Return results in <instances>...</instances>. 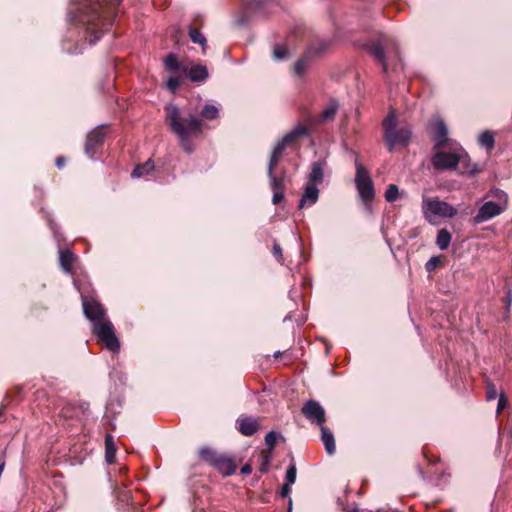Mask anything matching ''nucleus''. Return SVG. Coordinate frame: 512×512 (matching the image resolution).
Segmentation results:
<instances>
[{"label": "nucleus", "instance_id": "nucleus-1", "mask_svg": "<svg viewBox=\"0 0 512 512\" xmlns=\"http://www.w3.org/2000/svg\"><path fill=\"white\" fill-rule=\"evenodd\" d=\"M121 0H77L72 13L85 28L90 44L96 43L112 24L113 10Z\"/></svg>", "mask_w": 512, "mask_h": 512}, {"label": "nucleus", "instance_id": "nucleus-2", "mask_svg": "<svg viewBox=\"0 0 512 512\" xmlns=\"http://www.w3.org/2000/svg\"><path fill=\"white\" fill-rule=\"evenodd\" d=\"M165 122L178 137L181 147L187 152L193 151L191 139L202 133L203 122L187 108H179L174 104L164 107Z\"/></svg>", "mask_w": 512, "mask_h": 512}, {"label": "nucleus", "instance_id": "nucleus-3", "mask_svg": "<svg viewBox=\"0 0 512 512\" xmlns=\"http://www.w3.org/2000/svg\"><path fill=\"white\" fill-rule=\"evenodd\" d=\"M384 140L388 150L392 151L396 147H405L409 144L411 138V129L407 126L398 128L395 112L392 110L383 121Z\"/></svg>", "mask_w": 512, "mask_h": 512}, {"label": "nucleus", "instance_id": "nucleus-4", "mask_svg": "<svg viewBox=\"0 0 512 512\" xmlns=\"http://www.w3.org/2000/svg\"><path fill=\"white\" fill-rule=\"evenodd\" d=\"M365 49L381 64L384 73L388 72L391 65L400 61L398 48L393 43L390 47L387 38L369 42L365 45Z\"/></svg>", "mask_w": 512, "mask_h": 512}, {"label": "nucleus", "instance_id": "nucleus-5", "mask_svg": "<svg viewBox=\"0 0 512 512\" xmlns=\"http://www.w3.org/2000/svg\"><path fill=\"white\" fill-rule=\"evenodd\" d=\"M424 218L433 223L436 218H452L457 214L456 208L438 198L424 197L422 201Z\"/></svg>", "mask_w": 512, "mask_h": 512}, {"label": "nucleus", "instance_id": "nucleus-6", "mask_svg": "<svg viewBox=\"0 0 512 512\" xmlns=\"http://www.w3.org/2000/svg\"><path fill=\"white\" fill-rule=\"evenodd\" d=\"M355 185L359 197L366 206H369L375 197L374 185L369 171L362 163L356 162Z\"/></svg>", "mask_w": 512, "mask_h": 512}, {"label": "nucleus", "instance_id": "nucleus-7", "mask_svg": "<svg viewBox=\"0 0 512 512\" xmlns=\"http://www.w3.org/2000/svg\"><path fill=\"white\" fill-rule=\"evenodd\" d=\"M93 333L97 336L98 341L102 343L105 348L113 353H118L120 350V342L116 336L115 329L111 321H101L93 325Z\"/></svg>", "mask_w": 512, "mask_h": 512}, {"label": "nucleus", "instance_id": "nucleus-8", "mask_svg": "<svg viewBox=\"0 0 512 512\" xmlns=\"http://www.w3.org/2000/svg\"><path fill=\"white\" fill-rule=\"evenodd\" d=\"M200 455L224 476H230L236 471V464L233 459L224 454L218 453L210 448H202Z\"/></svg>", "mask_w": 512, "mask_h": 512}, {"label": "nucleus", "instance_id": "nucleus-9", "mask_svg": "<svg viewBox=\"0 0 512 512\" xmlns=\"http://www.w3.org/2000/svg\"><path fill=\"white\" fill-rule=\"evenodd\" d=\"M307 134V128L306 126L300 124L297 127H295L293 130L288 132L280 141L277 142L276 146L274 147L269 164L270 170L275 169L277 164L279 163L283 152L286 148V146L292 144L294 141H296L298 138L304 136Z\"/></svg>", "mask_w": 512, "mask_h": 512}, {"label": "nucleus", "instance_id": "nucleus-10", "mask_svg": "<svg viewBox=\"0 0 512 512\" xmlns=\"http://www.w3.org/2000/svg\"><path fill=\"white\" fill-rule=\"evenodd\" d=\"M301 411L303 415L312 423H315L320 427L324 426L326 421V414L324 408L320 405L319 402L315 400H309L303 405Z\"/></svg>", "mask_w": 512, "mask_h": 512}, {"label": "nucleus", "instance_id": "nucleus-11", "mask_svg": "<svg viewBox=\"0 0 512 512\" xmlns=\"http://www.w3.org/2000/svg\"><path fill=\"white\" fill-rule=\"evenodd\" d=\"M83 311L85 316L92 322V326L98 323V321H109L106 318L102 305L93 299L83 298Z\"/></svg>", "mask_w": 512, "mask_h": 512}, {"label": "nucleus", "instance_id": "nucleus-12", "mask_svg": "<svg viewBox=\"0 0 512 512\" xmlns=\"http://www.w3.org/2000/svg\"><path fill=\"white\" fill-rule=\"evenodd\" d=\"M457 160H459L458 150L455 152L439 151L433 156L432 163L438 170L455 169Z\"/></svg>", "mask_w": 512, "mask_h": 512}, {"label": "nucleus", "instance_id": "nucleus-13", "mask_svg": "<svg viewBox=\"0 0 512 512\" xmlns=\"http://www.w3.org/2000/svg\"><path fill=\"white\" fill-rule=\"evenodd\" d=\"M504 210L505 205H500L498 203L488 201L480 207L478 213L474 217V221L476 223L486 222L491 218L501 214Z\"/></svg>", "mask_w": 512, "mask_h": 512}, {"label": "nucleus", "instance_id": "nucleus-14", "mask_svg": "<svg viewBox=\"0 0 512 512\" xmlns=\"http://www.w3.org/2000/svg\"><path fill=\"white\" fill-rule=\"evenodd\" d=\"M459 160H457V166L459 173L462 175H475L480 169L477 164L472 163L469 155L462 148L458 149Z\"/></svg>", "mask_w": 512, "mask_h": 512}, {"label": "nucleus", "instance_id": "nucleus-15", "mask_svg": "<svg viewBox=\"0 0 512 512\" xmlns=\"http://www.w3.org/2000/svg\"><path fill=\"white\" fill-rule=\"evenodd\" d=\"M319 198V189L317 185L306 183L304 193L299 202V208L310 207L314 205Z\"/></svg>", "mask_w": 512, "mask_h": 512}, {"label": "nucleus", "instance_id": "nucleus-16", "mask_svg": "<svg viewBox=\"0 0 512 512\" xmlns=\"http://www.w3.org/2000/svg\"><path fill=\"white\" fill-rule=\"evenodd\" d=\"M433 139L435 142V146L440 148L447 144L448 142V130L446 124L441 119H436L433 123Z\"/></svg>", "mask_w": 512, "mask_h": 512}, {"label": "nucleus", "instance_id": "nucleus-17", "mask_svg": "<svg viewBox=\"0 0 512 512\" xmlns=\"http://www.w3.org/2000/svg\"><path fill=\"white\" fill-rule=\"evenodd\" d=\"M104 137H105V133H104L103 129H101V128H97V129H94L93 131H91L87 136V140H86V144H85L86 154L89 155L90 157H92L94 154V152H93L94 148L103 142Z\"/></svg>", "mask_w": 512, "mask_h": 512}, {"label": "nucleus", "instance_id": "nucleus-18", "mask_svg": "<svg viewBox=\"0 0 512 512\" xmlns=\"http://www.w3.org/2000/svg\"><path fill=\"white\" fill-rule=\"evenodd\" d=\"M237 424L239 431L246 436L253 435L259 428L257 420L247 416L238 418Z\"/></svg>", "mask_w": 512, "mask_h": 512}, {"label": "nucleus", "instance_id": "nucleus-19", "mask_svg": "<svg viewBox=\"0 0 512 512\" xmlns=\"http://www.w3.org/2000/svg\"><path fill=\"white\" fill-rule=\"evenodd\" d=\"M183 72L186 73L193 82H201L208 77L207 68L203 65H193L191 68L184 67Z\"/></svg>", "mask_w": 512, "mask_h": 512}, {"label": "nucleus", "instance_id": "nucleus-20", "mask_svg": "<svg viewBox=\"0 0 512 512\" xmlns=\"http://www.w3.org/2000/svg\"><path fill=\"white\" fill-rule=\"evenodd\" d=\"M324 162L317 161L313 162L311 165V171L308 176L307 183H312L314 185L321 184L324 179Z\"/></svg>", "mask_w": 512, "mask_h": 512}, {"label": "nucleus", "instance_id": "nucleus-21", "mask_svg": "<svg viewBox=\"0 0 512 512\" xmlns=\"http://www.w3.org/2000/svg\"><path fill=\"white\" fill-rule=\"evenodd\" d=\"M321 440L325 446V450L329 455H333L336 450L335 440L332 432L325 426L320 427Z\"/></svg>", "mask_w": 512, "mask_h": 512}, {"label": "nucleus", "instance_id": "nucleus-22", "mask_svg": "<svg viewBox=\"0 0 512 512\" xmlns=\"http://www.w3.org/2000/svg\"><path fill=\"white\" fill-rule=\"evenodd\" d=\"M268 177L272 190H285V175L282 174L281 176H276L274 174V169L270 170V165H268Z\"/></svg>", "mask_w": 512, "mask_h": 512}, {"label": "nucleus", "instance_id": "nucleus-23", "mask_svg": "<svg viewBox=\"0 0 512 512\" xmlns=\"http://www.w3.org/2000/svg\"><path fill=\"white\" fill-rule=\"evenodd\" d=\"M60 265L65 272H71L72 265L75 260L74 254L69 250L60 251L59 255Z\"/></svg>", "mask_w": 512, "mask_h": 512}, {"label": "nucleus", "instance_id": "nucleus-24", "mask_svg": "<svg viewBox=\"0 0 512 512\" xmlns=\"http://www.w3.org/2000/svg\"><path fill=\"white\" fill-rule=\"evenodd\" d=\"M479 144L483 147H485L488 151H491L494 148L495 145V139L494 134L486 130L482 132L478 137Z\"/></svg>", "mask_w": 512, "mask_h": 512}, {"label": "nucleus", "instance_id": "nucleus-25", "mask_svg": "<svg viewBox=\"0 0 512 512\" xmlns=\"http://www.w3.org/2000/svg\"><path fill=\"white\" fill-rule=\"evenodd\" d=\"M451 234L446 229H441L438 231L437 238H436V244L441 250H446L451 242Z\"/></svg>", "mask_w": 512, "mask_h": 512}, {"label": "nucleus", "instance_id": "nucleus-26", "mask_svg": "<svg viewBox=\"0 0 512 512\" xmlns=\"http://www.w3.org/2000/svg\"><path fill=\"white\" fill-rule=\"evenodd\" d=\"M200 115L202 119L213 120L218 118L219 109L213 104H205L200 111Z\"/></svg>", "mask_w": 512, "mask_h": 512}, {"label": "nucleus", "instance_id": "nucleus-27", "mask_svg": "<svg viewBox=\"0 0 512 512\" xmlns=\"http://www.w3.org/2000/svg\"><path fill=\"white\" fill-rule=\"evenodd\" d=\"M105 448H106V460L108 463H113L116 455V447L113 441V436L108 434L105 438Z\"/></svg>", "mask_w": 512, "mask_h": 512}, {"label": "nucleus", "instance_id": "nucleus-28", "mask_svg": "<svg viewBox=\"0 0 512 512\" xmlns=\"http://www.w3.org/2000/svg\"><path fill=\"white\" fill-rule=\"evenodd\" d=\"M154 169L153 163L148 160L142 165H138L131 173L133 178H140L144 175L149 174Z\"/></svg>", "mask_w": 512, "mask_h": 512}, {"label": "nucleus", "instance_id": "nucleus-29", "mask_svg": "<svg viewBox=\"0 0 512 512\" xmlns=\"http://www.w3.org/2000/svg\"><path fill=\"white\" fill-rule=\"evenodd\" d=\"M338 110V104L336 102H330L329 105L323 110L320 115L322 122H327L334 119Z\"/></svg>", "mask_w": 512, "mask_h": 512}, {"label": "nucleus", "instance_id": "nucleus-30", "mask_svg": "<svg viewBox=\"0 0 512 512\" xmlns=\"http://www.w3.org/2000/svg\"><path fill=\"white\" fill-rule=\"evenodd\" d=\"M189 37L191 41L195 44H199L204 49L206 46V37L196 28L189 27Z\"/></svg>", "mask_w": 512, "mask_h": 512}, {"label": "nucleus", "instance_id": "nucleus-31", "mask_svg": "<svg viewBox=\"0 0 512 512\" xmlns=\"http://www.w3.org/2000/svg\"><path fill=\"white\" fill-rule=\"evenodd\" d=\"M164 65H165V68L168 70V71H171V72H175L177 70H182L183 71V68L181 66V64L179 63L177 57L174 55V54H169L165 61H164Z\"/></svg>", "mask_w": 512, "mask_h": 512}, {"label": "nucleus", "instance_id": "nucleus-32", "mask_svg": "<svg viewBox=\"0 0 512 512\" xmlns=\"http://www.w3.org/2000/svg\"><path fill=\"white\" fill-rule=\"evenodd\" d=\"M289 57V52L285 46L275 45L273 49V58L276 61L285 60Z\"/></svg>", "mask_w": 512, "mask_h": 512}, {"label": "nucleus", "instance_id": "nucleus-33", "mask_svg": "<svg viewBox=\"0 0 512 512\" xmlns=\"http://www.w3.org/2000/svg\"><path fill=\"white\" fill-rule=\"evenodd\" d=\"M399 196V189L398 186L395 184H389L386 192H385V199L387 202H394L397 200Z\"/></svg>", "mask_w": 512, "mask_h": 512}, {"label": "nucleus", "instance_id": "nucleus-34", "mask_svg": "<svg viewBox=\"0 0 512 512\" xmlns=\"http://www.w3.org/2000/svg\"><path fill=\"white\" fill-rule=\"evenodd\" d=\"M490 196L496 198L498 200V204L505 205V209L507 208L508 195L504 191L500 189H493L490 191Z\"/></svg>", "mask_w": 512, "mask_h": 512}, {"label": "nucleus", "instance_id": "nucleus-35", "mask_svg": "<svg viewBox=\"0 0 512 512\" xmlns=\"http://www.w3.org/2000/svg\"><path fill=\"white\" fill-rule=\"evenodd\" d=\"M309 66V61L306 58L299 59L295 65L294 70L298 76H301Z\"/></svg>", "mask_w": 512, "mask_h": 512}, {"label": "nucleus", "instance_id": "nucleus-36", "mask_svg": "<svg viewBox=\"0 0 512 512\" xmlns=\"http://www.w3.org/2000/svg\"><path fill=\"white\" fill-rule=\"evenodd\" d=\"M296 473H297V470H296L295 464H291L286 471V482L285 483H288L291 485L294 484L296 481Z\"/></svg>", "mask_w": 512, "mask_h": 512}, {"label": "nucleus", "instance_id": "nucleus-37", "mask_svg": "<svg viewBox=\"0 0 512 512\" xmlns=\"http://www.w3.org/2000/svg\"><path fill=\"white\" fill-rule=\"evenodd\" d=\"M441 264V260L438 256L431 257L425 264V269L428 272L434 271Z\"/></svg>", "mask_w": 512, "mask_h": 512}, {"label": "nucleus", "instance_id": "nucleus-38", "mask_svg": "<svg viewBox=\"0 0 512 512\" xmlns=\"http://www.w3.org/2000/svg\"><path fill=\"white\" fill-rule=\"evenodd\" d=\"M278 439V434L274 431H270L265 436V443L266 445L272 449Z\"/></svg>", "mask_w": 512, "mask_h": 512}, {"label": "nucleus", "instance_id": "nucleus-39", "mask_svg": "<svg viewBox=\"0 0 512 512\" xmlns=\"http://www.w3.org/2000/svg\"><path fill=\"white\" fill-rule=\"evenodd\" d=\"M497 396H498V392H497L496 387L493 384H488L487 390H486V399L488 401H492V400H495L497 398Z\"/></svg>", "mask_w": 512, "mask_h": 512}, {"label": "nucleus", "instance_id": "nucleus-40", "mask_svg": "<svg viewBox=\"0 0 512 512\" xmlns=\"http://www.w3.org/2000/svg\"><path fill=\"white\" fill-rule=\"evenodd\" d=\"M166 85L169 90L174 92L180 86V79L177 77H170Z\"/></svg>", "mask_w": 512, "mask_h": 512}, {"label": "nucleus", "instance_id": "nucleus-41", "mask_svg": "<svg viewBox=\"0 0 512 512\" xmlns=\"http://www.w3.org/2000/svg\"><path fill=\"white\" fill-rule=\"evenodd\" d=\"M273 191V197L272 202L273 204H279L284 199V190H272Z\"/></svg>", "mask_w": 512, "mask_h": 512}, {"label": "nucleus", "instance_id": "nucleus-42", "mask_svg": "<svg viewBox=\"0 0 512 512\" xmlns=\"http://www.w3.org/2000/svg\"><path fill=\"white\" fill-rule=\"evenodd\" d=\"M272 253L279 262L282 261V248L280 247L279 244L274 243Z\"/></svg>", "mask_w": 512, "mask_h": 512}, {"label": "nucleus", "instance_id": "nucleus-43", "mask_svg": "<svg viewBox=\"0 0 512 512\" xmlns=\"http://www.w3.org/2000/svg\"><path fill=\"white\" fill-rule=\"evenodd\" d=\"M507 405V401L503 394H500L497 405V412L500 413Z\"/></svg>", "mask_w": 512, "mask_h": 512}, {"label": "nucleus", "instance_id": "nucleus-44", "mask_svg": "<svg viewBox=\"0 0 512 512\" xmlns=\"http://www.w3.org/2000/svg\"><path fill=\"white\" fill-rule=\"evenodd\" d=\"M290 492H291V484L284 483L281 488V492H280L281 497H283V498L287 497L290 494Z\"/></svg>", "mask_w": 512, "mask_h": 512}, {"label": "nucleus", "instance_id": "nucleus-45", "mask_svg": "<svg viewBox=\"0 0 512 512\" xmlns=\"http://www.w3.org/2000/svg\"><path fill=\"white\" fill-rule=\"evenodd\" d=\"M252 472V467L250 464H245L242 468H241V473L244 474V475H248Z\"/></svg>", "mask_w": 512, "mask_h": 512}, {"label": "nucleus", "instance_id": "nucleus-46", "mask_svg": "<svg viewBox=\"0 0 512 512\" xmlns=\"http://www.w3.org/2000/svg\"><path fill=\"white\" fill-rule=\"evenodd\" d=\"M64 164H65V159H64L63 157H59V158H57V160H56V166H57L58 168H62V167L64 166Z\"/></svg>", "mask_w": 512, "mask_h": 512}, {"label": "nucleus", "instance_id": "nucleus-47", "mask_svg": "<svg viewBox=\"0 0 512 512\" xmlns=\"http://www.w3.org/2000/svg\"><path fill=\"white\" fill-rule=\"evenodd\" d=\"M510 303H511V296H509V297L507 298V304H508V305H510Z\"/></svg>", "mask_w": 512, "mask_h": 512}, {"label": "nucleus", "instance_id": "nucleus-48", "mask_svg": "<svg viewBox=\"0 0 512 512\" xmlns=\"http://www.w3.org/2000/svg\"><path fill=\"white\" fill-rule=\"evenodd\" d=\"M261 471H262V472H265V471H266V468H265V467H262V468H261Z\"/></svg>", "mask_w": 512, "mask_h": 512}]
</instances>
